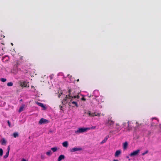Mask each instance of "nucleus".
Listing matches in <instances>:
<instances>
[{
    "instance_id": "nucleus-29",
    "label": "nucleus",
    "mask_w": 161,
    "mask_h": 161,
    "mask_svg": "<svg viewBox=\"0 0 161 161\" xmlns=\"http://www.w3.org/2000/svg\"><path fill=\"white\" fill-rule=\"evenodd\" d=\"M95 116H100V114L98 113H97L95 112Z\"/></svg>"
},
{
    "instance_id": "nucleus-3",
    "label": "nucleus",
    "mask_w": 161,
    "mask_h": 161,
    "mask_svg": "<svg viewBox=\"0 0 161 161\" xmlns=\"http://www.w3.org/2000/svg\"><path fill=\"white\" fill-rule=\"evenodd\" d=\"M88 129H87V128H79L77 130L75 131V133L76 134H79L86 132Z\"/></svg>"
},
{
    "instance_id": "nucleus-16",
    "label": "nucleus",
    "mask_w": 161,
    "mask_h": 161,
    "mask_svg": "<svg viewBox=\"0 0 161 161\" xmlns=\"http://www.w3.org/2000/svg\"><path fill=\"white\" fill-rule=\"evenodd\" d=\"M62 145L63 147H67L68 146V143L67 141H65L63 142L62 143Z\"/></svg>"
},
{
    "instance_id": "nucleus-36",
    "label": "nucleus",
    "mask_w": 161,
    "mask_h": 161,
    "mask_svg": "<svg viewBox=\"0 0 161 161\" xmlns=\"http://www.w3.org/2000/svg\"><path fill=\"white\" fill-rule=\"evenodd\" d=\"M81 100H83L84 101H85L86 100V99L84 98V97H82V98H81Z\"/></svg>"
},
{
    "instance_id": "nucleus-40",
    "label": "nucleus",
    "mask_w": 161,
    "mask_h": 161,
    "mask_svg": "<svg viewBox=\"0 0 161 161\" xmlns=\"http://www.w3.org/2000/svg\"><path fill=\"white\" fill-rule=\"evenodd\" d=\"M155 121H156V123L158 122V120H157V119H155Z\"/></svg>"
},
{
    "instance_id": "nucleus-17",
    "label": "nucleus",
    "mask_w": 161,
    "mask_h": 161,
    "mask_svg": "<svg viewBox=\"0 0 161 161\" xmlns=\"http://www.w3.org/2000/svg\"><path fill=\"white\" fill-rule=\"evenodd\" d=\"M114 121L111 120H109L106 123V124H108L110 125H111L114 124Z\"/></svg>"
},
{
    "instance_id": "nucleus-33",
    "label": "nucleus",
    "mask_w": 161,
    "mask_h": 161,
    "mask_svg": "<svg viewBox=\"0 0 161 161\" xmlns=\"http://www.w3.org/2000/svg\"><path fill=\"white\" fill-rule=\"evenodd\" d=\"M7 122H8V126H9V127H11L10 123V122H9V120Z\"/></svg>"
},
{
    "instance_id": "nucleus-10",
    "label": "nucleus",
    "mask_w": 161,
    "mask_h": 161,
    "mask_svg": "<svg viewBox=\"0 0 161 161\" xmlns=\"http://www.w3.org/2000/svg\"><path fill=\"white\" fill-rule=\"evenodd\" d=\"M98 104H99V102H104V98L103 97L101 96L98 99Z\"/></svg>"
},
{
    "instance_id": "nucleus-4",
    "label": "nucleus",
    "mask_w": 161,
    "mask_h": 161,
    "mask_svg": "<svg viewBox=\"0 0 161 161\" xmlns=\"http://www.w3.org/2000/svg\"><path fill=\"white\" fill-rule=\"evenodd\" d=\"M73 99L74 98H71L69 100V101L68 103H69V105H70L71 103L73 105V107L76 106V107H78V106L77 103L75 101H73Z\"/></svg>"
},
{
    "instance_id": "nucleus-30",
    "label": "nucleus",
    "mask_w": 161,
    "mask_h": 161,
    "mask_svg": "<svg viewBox=\"0 0 161 161\" xmlns=\"http://www.w3.org/2000/svg\"><path fill=\"white\" fill-rule=\"evenodd\" d=\"M127 124L126 123H123L122 125V127L124 128V127Z\"/></svg>"
},
{
    "instance_id": "nucleus-14",
    "label": "nucleus",
    "mask_w": 161,
    "mask_h": 161,
    "mask_svg": "<svg viewBox=\"0 0 161 161\" xmlns=\"http://www.w3.org/2000/svg\"><path fill=\"white\" fill-rule=\"evenodd\" d=\"M128 145V143L127 142H125L123 144V148L124 150L126 149Z\"/></svg>"
},
{
    "instance_id": "nucleus-28",
    "label": "nucleus",
    "mask_w": 161,
    "mask_h": 161,
    "mask_svg": "<svg viewBox=\"0 0 161 161\" xmlns=\"http://www.w3.org/2000/svg\"><path fill=\"white\" fill-rule=\"evenodd\" d=\"M91 105L92 106V107L94 108H95V107L97 106L95 105V104H94L92 102H91Z\"/></svg>"
},
{
    "instance_id": "nucleus-43",
    "label": "nucleus",
    "mask_w": 161,
    "mask_h": 161,
    "mask_svg": "<svg viewBox=\"0 0 161 161\" xmlns=\"http://www.w3.org/2000/svg\"><path fill=\"white\" fill-rule=\"evenodd\" d=\"M136 124L138 125V123L137 122H136Z\"/></svg>"
},
{
    "instance_id": "nucleus-25",
    "label": "nucleus",
    "mask_w": 161,
    "mask_h": 161,
    "mask_svg": "<svg viewBox=\"0 0 161 161\" xmlns=\"http://www.w3.org/2000/svg\"><path fill=\"white\" fill-rule=\"evenodd\" d=\"M3 151L2 148H0V156H2L3 155Z\"/></svg>"
},
{
    "instance_id": "nucleus-47",
    "label": "nucleus",
    "mask_w": 161,
    "mask_h": 161,
    "mask_svg": "<svg viewBox=\"0 0 161 161\" xmlns=\"http://www.w3.org/2000/svg\"><path fill=\"white\" fill-rule=\"evenodd\" d=\"M77 81H79V79H78V80H77Z\"/></svg>"
},
{
    "instance_id": "nucleus-22",
    "label": "nucleus",
    "mask_w": 161,
    "mask_h": 161,
    "mask_svg": "<svg viewBox=\"0 0 161 161\" xmlns=\"http://www.w3.org/2000/svg\"><path fill=\"white\" fill-rule=\"evenodd\" d=\"M52 154V153L51 151H49L46 153V154L48 156H50Z\"/></svg>"
},
{
    "instance_id": "nucleus-41",
    "label": "nucleus",
    "mask_w": 161,
    "mask_h": 161,
    "mask_svg": "<svg viewBox=\"0 0 161 161\" xmlns=\"http://www.w3.org/2000/svg\"><path fill=\"white\" fill-rule=\"evenodd\" d=\"M60 94H59V95L58 96V97L59 98L60 97Z\"/></svg>"
},
{
    "instance_id": "nucleus-31",
    "label": "nucleus",
    "mask_w": 161,
    "mask_h": 161,
    "mask_svg": "<svg viewBox=\"0 0 161 161\" xmlns=\"http://www.w3.org/2000/svg\"><path fill=\"white\" fill-rule=\"evenodd\" d=\"M148 153V151H146V152H145L143 153H142V156H144V155L145 154H146L147 153Z\"/></svg>"
},
{
    "instance_id": "nucleus-34",
    "label": "nucleus",
    "mask_w": 161,
    "mask_h": 161,
    "mask_svg": "<svg viewBox=\"0 0 161 161\" xmlns=\"http://www.w3.org/2000/svg\"><path fill=\"white\" fill-rule=\"evenodd\" d=\"M7 150H8L7 152H8L9 153V150H10V147H9V146H8V147Z\"/></svg>"
},
{
    "instance_id": "nucleus-9",
    "label": "nucleus",
    "mask_w": 161,
    "mask_h": 161,
    "mask_svg": "<svg viewBox=\"0 0 161 161\" xmlns=\"http://www.w3.org/2000/svg\"><path fill=\"white\" fill-rule=\"evenodd\" d=\"M121 153V151L120 150H118L116 151L114 156L115 157H118Z\"/></svg>"
},
{
    "instance_id": "nucleus-21",
    "label": "nucleus",
    "mask_w": 161,
    "mask_h": 161,
    "mask_svg": "<svg viewBox=\"0 0 161 161\" xmlns=\"http://www.w3.org/2000/svg\"><path fill=\"white\" fill-rule=\"evenodd\" d=\"M46 158L45 155L44 154H41V158L42 159H44Z\"/></svg>"
},
{
    "instance_id": "nucleus-5",
    "label": "nucleus",
    "mask_w": 161,
    "mask_h": 161,
    "mask_svg": "<svg viewBox=\"0 0 161 161\" xmlns=\"http://www.w3.org/2000/svg\"><path fill=\"white\" fill-rule=\"evenodd\" d=\"M140 152V150L137 149L130 153L129 155L130 157H133L136 156Z\"/></svg>"
},
{
    "instance_id": "nucleus-20",
    "label": "nucleus",
    "mask_w": 161,
    "mask_h": 161,
    "mask_svg": "<svg viewBox=\"0 0 161 161\" xmlns=\"http://www.w3.org/2000/svg\"><path fill=\"white\" fill-rule=\"evenodd\" d=\"M51 149L53 151V152H55L57 151L58 149L57 147H54L52 148Z\"/></svg>"
},
{
    "instance_id": "nucleus-42",
    "label": "nucleus",
    "mask_w": 161,
    "mask_h": 161,
    "mask_svg": "<svg viewBox=\"0 0 161 161\" xmlns=\"http://www.w3.org/2000/svg\"><path fill=\"white\" fill-rule=\"evenodd\" d=\"M113 161H118L117 160H113Z\"/></svg>"
},
{
    "instance_id": "nucleus-46",
    "label": "nucleus",
    "mask_w": 161,
    "mask_h": 161,
    "mask_svg": "<svg viewBox=\"0 0 161 161\" xmlns=\"http://www.w3.org/2000/svg\"><path fill=\"white\" fill-rule=\"evenodd\" d=\"M102 107L101 106H100V108H101Z\"/></svg>"
},
{
    "instance_id": "nucleus-35",
    "label": "nucleus",
    "mask_w": 161,
    "mask_h": 161,
    "mask_svg": "<svg viewBox=\"0 0 161 161\" xmlns=\"http://www.w3.org/2000/svg\"><path fill=\"white\" fill-rule=\"evenodd\" d=\"M131 122H130V121H128V127H129L130 126V123Z\"/></svg>"
},
{
    "instance_id": "nucleus-26",
    "label": "nucleus",
    "mask_w": 161,
    "mask_h": 161,
    "mask_svg": "<svg viewBox=\"0 0 161 161\" xmlns=\"http://www.w3.org/2000/svg\"><path fill=\"white\" fill-rule=\"evenodd\" d=\"M18 135V134L17 133H14L13 134V136L15 138L17 137Z\"/></svg>"
},
{
    "instance_id": "nucleus-6",
    "label": "nucleus",
    "mask_w": 161,
    "mask_h": 161,
    "mask_svg": "<svg viewBox=\"0 0 161 161\" xmlns=\"http://www.w3.org/2000/svg\"><path fill=\"white\" fill-rule=\"evenodd\" d=\"M49 122L48 120L44 118L41 119L39 122V124L41 125L47 123Z\"/></svg>"
},
{
    "instance_id": "nucleus-45",
    "label": "nucleus",
    "mask_w": 161,
    "mask_h": 161,
    "mask_svg": "<svg viewBox=\"0 0 161 161\" xmlns=\"http://www.w3.org/2000/svg\"><path fill=\"white\" fill-rule=\"evenodd\" d=\"M126 158H129V157L128 156H127V157H126Z\"/></svg>"
},
{
    "instance_id": "nucleus-11",
    "label": "nucleus",
    "mask_w": 161,
    "mask_h": 161,
    "mask_svg": "<svg viewBox=\"0 0 161 161\" xmlns=\"http://www.w3.org/2000/svg\"><path fill=\"white\" fill-rule=\"evenodd\" d=\"M109 136L108 135L107 136L104 138V139L100 142V144H103L104 143H105L108 139L109 138Z\"/></svg>"
},
{
    "instance_id": "nucleus-44",
    "label": "nucleus",
    "mask_w": 161,
    "mask_h": 161,
    "mask_svg": "<svg viewBox=\"0 0 161 161\" xmlns=\"http://www.w3.org/2000/svg\"><path fill=\"white\" fill-rule=\"evenodd\" d=\"M11 45H12V46L13 45V43H11Z\"/></svg>"
},
{
    "instance_id": "nucleus-1",
    "label": "nucleus",
    "mask_w": 161,
    "mask_h": 161,
    "mask_svg": "<svg viewBox=\"0 0 161 161\" xmlns=\"http://www.w3.org/2000/svg\"><path fill=\"white\" fill-rule=\"evenodd\" d=\"M68 94L66 95L65 98L62 100V103L64 104H65L69 101L71 98H79V96L76 95L75 92L69 89L68 91Z\"/></svg>"
},
{
    "instance_id": "nucleus-39",
    "label": "nucleus",
    "mask_w": 161,
    "mask_h": 161,
    "mask_svg": "<svg viewBox=\"0 0 161 161\" xmlns=\"http://www.w3.org/2000/svg\"><path fill=\"white\" fill-rule=\"evenodd\" d=\"M96 92H98V91L96 90L94 92V93L95 94Z\"/></svg>"
},
{
    "instance_id": "nucleus-13",
    "label": "nucleus",
    "mask_w": 161,
    "mask_h": 161,
    "mask_svg": "<svg viewBox=\"0 0 161 161\" xmlns=\"http://www.w3.org/2000/svg\"><path fill=\"white\" fill-rule=\"evenodd\" d=\"M24 108H25V105H22L20 108L19 110V113H20L22 111H23L24 110Z\"/></svg>"
},
{
    "instance_id": "nucleus-8",
    "label": "nucleus",
    "mask_w": 161,
    "mask_h": 161,
    "mask_svg": "<svg viewBox=\"0 0 161 161\" xmlns=\"http://www.w3.org/2000/svg\"><path fill=\"white\" fill-rule=\"evenodd\" d=\"M82 148L80 147H74L70 149V152H74L76 151H80Z\"/></svg>"
},
{
    "instance_id": "nucleus-37",
    "label": "nucleus",
    "mask_w": 161,
    "mask_h": 161,
    "mask_svg": "<svg viewBox=\"0 0 161 161\" xmlns=\"http://www.w3.org/2000/svg\"><path fill=\"white\" fill-rule=\"evenodd\" d=\"M88 114H89V116H91V113L89 111L88 112Z\"/></svg>"
},
{
    "instance_id": "nucleus-27",
    "label": "nucleus",
    "mask_w": 161,
    "mask_h": 161,
    "mask_svg": "<svg viewBox=\"0 0 161 161\" xmlns=\"http://www.w3.org/2000/svg\"><path fill=\"white\" fill-rule=\"evenodd\" d=\"M1 81L3 82H5L6 81V79L4 78H1L0 79Z\"/></svg>"
},
{
    "instance_id": "nucleus-15",
    "label": "nucleus",
    "mask_w": 161,
    "mask_h": 161,
    "mask_svg": "<svg viewBox=\"0 0 161 161\" xmlns=\"http://www.w3.org/2000/svg\"><path fill=\"white\" fill-rule=\"evenodd\" d=\"M37 104L38 105L43 108V109H45V107L43 103H37Z\"/></svg>"
},
{
    "instance_id": "nucleus-38",
    "label": "nucleus",
    "mask_w": 161,
    "mask_h": 161,
    "mask_svg": "<svg viewBox=\"0 0 161 161\" xmlns=\"http://www.w3.org/2000/svg\"><path fill=\"white\" fill-rule=\"evenodd\" d=\"M21 161H27L25 159L23 158Z\"/></svg>"
},
{
    "instance_id": "nucleus-24",
    "label": "nucleus",
    "mask_w": 161,
    "mask_h": 161,
    "mask_svg": "<svg viewBox=\"0 0 161 161\" xmlns=\"http://www.w3.org/2000/svg\"><path fill=\"white\" fill-rule=\"evenodd\" d=\"M13 85V83L12 82H9L7 83V86H12Z\"/></svg>"
},
{
    "instance_id": "nucleus-18",
    "label": "nucleus",
    "mask_w": 161,
    "mask_h": 161,
    "mask_svg": "<svg viewBox=\"0 0 161 161\" xmlns=\"http://www.w3.org/2000/svg\"><path fill=\"white\" fill-rule=\"evenodd\" d=\"M1 142H2L1 144L3 145L6 144V142L4 138H3L2 139V140H1Z\"/></svg>"
},
{
    "instance_id": "nucleus-7",
    "label": "nucleus",
    "mask_w": 161,
    "mask_h": 161,
    "mask_svg": "<svg viewBox=\"0 0 161 161\" xmlns=\"http://www.w3.org/2000/svg\"><path fill=\"white\" fill-rule=\"evenodd\" d=\"M20 85L22 87H28L29 86L28 83L25 81H20Z\"/></svg>"
},
{
    "instance_id": "nucleus-12",
    "label": "nucleus",
    "mask_w": 161,
    "mask_h": 161,
    "mask_svg": "<svg viewBox=\"0 0 161 161\" xmlns=\"http://www.w3.org/2000/svg\"><path fill=\"white\" fill-rule=\"evenodd\" d=\"M65 158V156L63 155H61L59 156L58 157V161H61L62 160L64 159Z\"/></svg>"
},
{
    "instance_id": "nucleus-2",
    "label": "nucleus",
    "mask_w": 161,
    "mask_h": 161,
    "mask_svg": "<svg viewBox=\"0 0 161 161\" xmlns=\"http://www.w3.org/2000/svg\"><path fill=\"white\" fill-rule=\"evenodd\" d=\"M116 126L114 128V130H110L109 133L111 134L112 135L116 133H118L120 130V127L119 126V124H116Z\"/></svg>"
},
{
    "instance_id": "nucleus-32",
    "label": "nucleus",
    "mask_w": 161,
    "mask_h": 161,
    "mask_svg": "<svg viewBox=\"0 0 161 161\" xmlns=\"http://www.w3.org/2000/svg\"><path fill=\"white\" fill-rule=\"evenodd\" d=\"M95 112L91 113V116H95Z\"/></svg>"
},
{
    "instance_id": "nucleus-23",
    "label": "nucleus",
    "mask_w": 161,
    "mask_h": 161,
    "mask_svg": "<svg viewBox=\"0 0 161 161\" xmlns=\"http://www.w3.org/2000/svg\"><path fill=\"white\" fill-rule=\"evenodd\" d=\"M9 153L8 152H7L6 153V154L4 156V157H3L4 158H7L8 156Z\"/></svg>"
},
{
    "instance_id": "nucleus-19",
    "label": "nucleus",
    "mask_w": 161,
    "mask_h": 161,
    "mask_svg": "<svg viewBox=\"0 0 161 161\" xmlns=\"http://www.w3.org/2000/svg\"><path fill=\"white\" fill-rule=\"evenodd\" d=\"M96 126H92L91 127L87 128V129H88V130H94L96 128Z\"/></svg>"
}]
</instances>
